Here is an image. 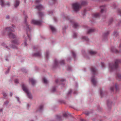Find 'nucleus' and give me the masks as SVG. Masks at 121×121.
<instances>
[{
  "label": "nucleus",
  "instance_id": "nucleus-48",
  "mask_svg": "<svg viewBox=\"0 0 121 121\" xmlns=\"http://www.w3.org/2000/svg\"><path fill=\"white\" fill-rule=\"evenodd\" d=\"M58 79H56V83H58Z\"/></svg>",
  "mask_w": 121,
  "mask_h": 121
},
{
  "label": "nucleus",
  "instance_id": "nucleus-33",
  "mask_svg": "<svg viewBox=\"0 0 121 121\" xmlns=\"http://www.w3.org/2000/svg\"><path fill=\"white\" fill-rule=\"evenodd\" d=\"M77 36V34L76 33H74L73 36L74 38H75Z\"/></svg>",
  "mask_w": 121,
  "mask_h": 121
},
{
  "label": "nucleus",
  "instance_id": "nucleus-52",
  "mask_svg": "<svg viewBox=\"0 0 121 121\" xmlns=\"http://www.w3.org/2000/svg\"><path fill=\"white\" fill-rule=\"evenodd\" d=\"M54 20L55 21H56V18H54Z\"/></svg>",
  "mask_w": 121,
  "mask_h": 121
},
{
  "label": "nucleus",
  "instance_id": "nucleus-37",
  "mask_svg": "<svg viewBox=\"0 0 121 121\" xmlns=\"http://www.w3.org/2000/svg\"><path fill=\"white\" fill-rule=\"evenodd\" d=\"M101 65L103 67H104V64L102 62L101 63Z\"/></svg>",
  "mask_w": 121,
  "mask_h": 121
},
{
  "label": "nucleus",
  "instance_id": "nucleus-38",
  "mask_svg": "<svg viewBox=\"0 0 121 121\" xmlns=\"http://www.w3.org/2000/svg\"><path fill=\"white\" fill-rule=\"evenodd\" d=\"M100 94L101 95V96L102 97V90H101L100 91Z\"/></svg>",
  "mask_w": 121,
  "mask_h": 121
},
{
  "label": "nucleus",
  "instance_id": "nucleus-23",
  "mask_svg": "<svg viewBox=\"0 0 121 121\" xmlns=\"http://www.w3.org/2000/svg\"><path fill=\"white\" fill-rule=\"evenodd\" d=\"M82 39L86 41H88L89 40V39L87 38L85 36L82 37Z\"/></svg>",
  "mask_w": 121,
  "mask_h": 121
},
{
  "label": "nucleus",
  "instance_id": "nucleus-59",
  "mask_svg": "<svg viewBox=\"0 0 121 121\" xmlns=\"http://www.w3.org/2000/svg\"><path fill=\"white\" fill-rule=\"evenodd\" d=\"M52 0L53 1H55L56 0Z\"/></svg>",
  "mask_w": 121,
  "mask_h": 121
},
{
  "label": "nucleus",
  "instance_id": "nucleus-34",
  "mask_svg": "<svg viewBox=\"0 0 121 121\" xmlns=\"http://www.w3.org/2000/svg\"><path fill=\"white\" fill-rule=\"evenodd\" d=\"M109 32H108L105 34V36H106L109 34Z\"/></svg>",
  "mask_w": 121,
  "mask_h": 121
},
{
  "label": "nucleus",
  "instance_id": "nucleus-24",
  "mask_svg": "<svg viewBox=\"0 0 121 121\" xmlns=\"http://www.w3.org/2000/svg\"><path fill=\"white\" fill-rule=\"evenodd\" d=\"M43 82L45 83L46 84L48 83V81L47 79L45 78H43Z\"/></svg>",
  "mask_w": 121,
  "mask_h": 121
},
{
  "label": "nucleus",
  "instance_id": "nucleus-58",
  "mask_svg": "<svg viewBox=\"0 0 121 121\" xmlns=\"http://www.w3.org/2000/svg\"><path fill=\"white\" fill-rule=\"evenodd\" d=\"M19 98H18L17 99V100L19 101Z\"/></svg>",
  "mask_w": 121,
  "mask_h": 121
},
{
  "label": "nucleus",
  "instance_id": "nucleus-60",
  "mask_svg": "<svg viewBox=\"0 0 121 121\" xmlns=\"http://www.w3.org/2000/svg\"><path fill=\"white\" fill-rule=\"evenodd\" d=\"M27 18V16H26V17H25V18L26 19V18Z\"/></svg>",
  "mask_w": 121,
  "mask_h": 121
},
{
  "label": "nucleus",
  "instance_id": "nucleus-39",
  "mask_svg": "<svg viewBox=\"0 0 121 121\" xmlns=\"http://www.w3.org/2000/svg\"><path fill=\"white\" fill-rule=\"evenodd\" d=\"M118 12L120 14H121V10H119L118 11Z\"/></svg>",
  "mask_w": 121,
  "mask_h": 121
},
{
  "label": "nucleus",
  "instance_id": "nucleus-62",
  "mask_svg": "<svg viewBox=\"0 0 121 121\" xmlns=\"http://www.w3.org/2000/svg\"><path fill=\"white\" fill-rule=\"evenodd\" d=\"M28 106L29 105L28 104Z\"/></svg>",
  "mask_w": 121,
  "mask_h": 121
},
{
  "label": "nucleus",
  "instance_id": "nucleus-13",
  "mask_svg": "<svg viewBox=\"0 0 121 121\" xmlns=\"http://www.w3.org/2000/svg\"><path fill=\"white\" fill-rule=\"evenodd\" d=\"M50 28L51 30L53 32H55L56 31V30L55 27L52 25H50Z\"/></svg>",
  "mask_w": 121,
  "mask_h": 121
},
{
  "label": "nucleus",
  "instance_id": "nucleus-61",
  "mask_svg": "<svg viewBox=\"0 0 121 121\" xmlns=\"http://www.w3.org/2000/svg\"><path fill=\"white\" fill-rule=\"evenodd\" d=\"M4 44V43H3V44H2V45H3V44Z\"/></svg>",
  "mask_w": 121,
  "mask_h": 121
},
{
  "label": "nucleus",
  "instance_id": "nucleus-45",
  "mask_svg": "<svg viewBox=\"0 0 121 121\" xmlns=\"http://www.w3.org/2000/svg\"><path fill=\"white\" fill-rule=\"evenodd\" d=\"M85 114L86 115H88L89 114V113L88 112H85Z\"/></svg>",
  "mask_w": 121,
  "mask_h": 121
},
{
  "label": "nucleus",
  "instance_id": "nucleus-18",
  "mask_svg": "<svg viewBox=\"0 0 121 121\" xmlns=\"http://www.w3.org/2000/svg\"><path fill=\"white\" fill-rule=\"evenodd\" d=\"M19 1L18 0H16V3L14 5L15 7L16 8L19 5Z\"/></svg>",
  "mask_w": 121,
  "mask_h": 121
},
{
  "label": "nucleus",
  "instance_id": "nucleus-2",
  "mask_svg": "<svg viewBox=\"0 0 121 121\" xmlns=\"http://www.w3.org/2000/svg\"><path fill=\"white\" fill-rule=\"evenodd\" d=\"M121 60H117L115 61L114 64L110 63L109 64V68L110 70L112 71L114 69H117L118 67V64L120 63Z\"/></svg>",
  "mask_w": 121,
  "mask_h": 121
},
{
  "label": "nucleus",
  "instance_id": "nucleus-43",
  "mask_svg": "<svg viewBox=\"0 0 121 121\" xmlns=\"http://www.w3.org/2000/svg\"><path fill=\"white\" fill-rule=\"evenodd\" d=\"M40 1V0H36V2L37 3L39 2Z\"/></svg>",
  "mask_w": 121,
  "mask_h": 121
},
{
  "label": "nucleus",
  "instance_id": "nucleus-30",
  "mask_svg": "<svg viewBox=\"0 0 121 121\" xmlns=\"http://www.w3.org/2000/svg\"><path fill=\"white\" fill-rule=\"evenodd\" d=\"M64 116L65 117H66L67 116V113H65L63 114Z\"/></svg>",
  "mask_w": 121,
  "mask_h": 121
},
{
  "label": "nucleus",
  "instance_id": "nucleus-53",
  "mask_svg": "<svg viewBox=\"0 0 121 121\" xmlns=\"http://www.w3.org/2000/svg\"><path fill=\"white\" fill-rule=\"evenodd\" d=\"M115 87H116V90H117V86L116 85H115Z\"/></svg>",
  "mask_w": 121,
  "mask_h": 121
},
{
  "label": "nucleus",
  "instance_id": "nucleus-51",
  "mask_svg": "<svg viewBox=\"0 0 121 121\" xmlns=\"http://www.w3.org/2000/svg\"><path fill=\"white\" fill-rule=\"evenodd\" d=\"M6 5H9V2H8L6 4Z\"/></svg>",
  "mask_w": 121,
  "mask_h": 121
},
{
  "label": "nucleus",
  "instance_id": "nucleus-41",
  "mask_svg": "<svg viewBox=\"0 0 121 121\" xmlns=\"http://www.w3.org/2000/svg\"><path fill=\"white\" fill-rule=\"evenodd\" d=\"M9 69H8V70L6 71V72L5 73L6 74H7V73H8L9 72Z\"/></svg>",
  "mask_w": 121,
  "mask_h": 121
},
{
  "label": "nucleus",
  "instance_id": "nucleus-5",
  "mask_svg": "<svg viewBox=\"0 0 121 121\" xmlns=\"http://www.w3.org/2000/svg\"><path fill=\"white\" fill-rule=\"evenodd\" d=\"M36 9H38L39 11V16L41 17L43 16V15L44 14L40 11L44 9V7L43 6L40 4L39 5L36 6Z\"/></svg>",
  "mask_w": 121,
  "mask_h": 121
},
{
  "label": "nucleus",
  "instance_id": "nucleus-17",
  "mask_svg": "<svg viewBox=\"0 0 121 121\" xmlns=\"http://www.w3.org/2000/svg\"><path fill=\"white\" fill-rule=\"evenodd\" d=\"M111 50L112 52H115L116 53H117L118 52V51L114 47L112 48Z\"/></svg>",
  "mask_w": 121,
  "mask_h": 121
},
{
  "label": "nucleus",
  "instance_id": "nucleus-16",
  "mask_svg": "<svg viewBox=\"0 0 121 121\" xmlns=\"http://www.w3.org/2000/svg\"><path fill=\"white\" fill-rule=\"evenodd\" d=\"M100 8H101V12L102 13L104 11V9H105V6H100Z\"/></svg>",
  "mask_w": 121,
  "mask_h": 121
},
{
  "label": "nucleus",
  "instance_id": "nucleus-3",
  "mask_svg": "<svg viewBox=\"0 0 121 121\" xmlns=\"http://www.w3.org/2000/svg\"><path fill=\"white\" fill-rule=\"evenodd\" d=\"M73 8L75 11H79L81 8V4L78 3H75L72 5Z\"/></svg>",
  "mask_w": 121,
  "mask_h": 121
},
{
  "label": "nucleus",
  "instance_id": "nucleus-10",
  "mask_svg": "<svg viewBox=\"0 0 121 121\" xmlns=\"http://www.w3.org/2000/svg\"><path fill=\"white\" fill-rule=\"evenodd\" d=\"M91 82L94 86H95L97 83V82L94 76H92L91 77Z\"/></svg>",
  "mask_w": 121,
  "mask_h": 121
},
{
  "label": "nucleus",
  "instance_id": "nucleus-9",
  "mask_svg": "<svg viewBox=\"0 0 121 121\" xmlns=\"http://www.w3.org/2000/svg\"><path fill=\"white\" fill-rule=\"evenodd\" d=\"M91 70L93 75H95L97 73V70L94 67H92L91 68Z\"/></svg>",
  "mask_w": 121,
  "mask_h": 121
},
{
  "label": "nucleus",
  "instance_id": "nucleus-1",
  "mask_svg": "<svg viewBox=\"0 0 121 121\" xmlns=\"http://www.w3.org/2000/svg\"><path fill=\"white\" fill-rule=\"evenodd\" d=\"M14 26L12 25V27H7L3 31L4 34L5 33L7 32L8 35L10 38H14L16 37V36L13 34L12 32L13 31Z\"/></svg>",
  "mask_w": 121,
  "mask_h": 121
},
{
  "label": "nucleus",
  "instance_id": "nucleus-46",
  "mask_svg": "<svg viewBox=\"0 0 121 121\" xmlns=\"http://www.w3.org/2000/svg\"><path fill=\"white\" fill-rule=\"evenodd\" d=\"M55 90V88H54L52 89V91H54Z\"/></svg>",
  "mask_w": 121,
  "mask_h": 121
},
{
  "label": "nucleus",
  "instance_id": "nucleus-29",
  "mask_svg": "<svg viewBox=\"0 0 121 121\" xmlns=\"http://www.w3.org/2000/svg\"><path fill=\"white\" fill-rule=\"evenodd\" d=\"M72 55H73V57H75V56H76V54H75V53L73 51H72Z\"/></svg>",
  "mask_w": 121,
  "mask_h": 121
},
{
  "label": "nucleus",
  "instance_id": "nucleus-50",
  "mask_svg": "<svg viewBox=\"0 0 121 121\" xmlns=\"http://www.w3.org/2000/svg\"><path fill=\"white\" fill-rule=\"evenodd\" d=\"M13 94L12 93H10V96H12V95Z\"/></svg>",
  "mask_w": 121,
  "mask_h": 121
},
{
  "label": "nucleus",
  "instance_id": "nucleus-32",
  "mask_svg": "<svg viewBox=\"0 0 121 121\" xmlns=\"http://www.w3.org/2000/svg\"><path fill=\"white\" fill-rule=\"evenodd\" d=\"M18 82V79H16L15 80V83H17Z\"/></svg>",
  "mask_w": 121,
  "mask_h": 121
},
{
  "label": "nucleus",
  "instance_id": "nucleus-7",
  "mask_svg": "<svg viewBox=\"0 0 121 121\" xmlns=\"http://www.w3.org/2000/svg\"><path fill=\"white\" fill-rule=\"evenodd\" d=\"M12 43L14 45H15L14 46L12 45V46L11 47L13 48H16V45H18L20 43L19 42L17 39L13 40L12 41Z\"/></svg>",
  "mask_w": 121,
  "mask_h": 121
},
{
  "label": "nucleus",
  "instance_id": "nucleus-56",
  "mask_svg": "<svg viewBox=\"0 0 121 121\" xmlns=\"http://www.w3.org/2000/svg\"><path fill=\"white\" fill-rule=\"evenodd\" d=\"M71 92V91H70L68 93V94H70V92Z\"/></svg>",
  "mask_w": 121,
  "mask_h": 121
},
{
  "label": "nucleus",
  "instance_id": "nucleus-6",
  "mask_svg": "<svg viewBox=\"0 0 121 121\" xmlns=\"http://www.w3.org/2000/svg\"><path fill=\"white\" fill-rule=\"evenodd\" d=\"M25 24L26 25L27 28L26 30L27 31V36L29 38V39H30V35L28 34V33L29 32H30V29L27 23L26 22V20H25Z\"/></svg>",
  "mask_w": 121,
  "mask_h": 121
},
{
  "label": "nucleus",
  "instance_id": "nucleus-19",
  "mask_svg": "<svg viewBox=\"0 0 121 121\" xmlns=\"http://www.w3.org/2000/svg\"><path fill=\"white\" fill-rule=\"evenodd\" d=\"M93 16L95 17H99V13H96L93 14Z\"/></svg>",
  "mask_w": 121,
  "mask_h": 121
},
{
  "label": "nucleus",
  "instance_id": "nucleus-4",
  "mask_svg": "<svg viewBox=\"0 0 121 121\" xmlns=\"http://www.w3.org/2000/svg\"><path fill=\"white\" fill-rule=\"evenodd\" d=\"M22 88L23 90L27 93L28 98L30 99H31L32 97V95L24 84H22Z\"/></svg>",
  "mask_w": 121,
  "mask_h": 121
},
{
  "label": "nucleus",
  "instance_id": "nucleus-44",
  "mask_svg": "<svg viewBox=\"0 0 121 121\" xmlns=\"http://www.w3.org/2000/svg\"><path fill=\"white\" fill-rule=\"evenodd\" d=\"M6 18L7 19H8L9 18V16H7L6 17Z\"/></svg>",
  "mask_w": 121,
  "mask_h": 121
},
{
  "label": "nucleus",
  "instance_id": "nucleus-12",
  "mask_svg": "<svg viewBox=\"0 0 121 121\" xmlns=\"http://www.w3.org/2000/svg\"><path fill=\"white\" fill-rule=\"evenodd\" d=\"M70 21L73 24V27L74 28H76L78 26V24L77 23L75 22L73 20H70Z\"/></svg>",
  "mask_w": 121,
  "mask_h": 121
},
{
  "label": "nucleus",
  "instance_id": "nucleus-55",
  "mask_svg": "<svg viewBox=\"0 0 121 121\" xmlns=\"http://www.w3.org/2000/svg\"><path fill=\"white\" fill-rule=\"evenodd\" d=\"M66 18V19H69V17H67Z\"/></svg>",
  "mask_w": 121,
  "mask_h": 121
},
{
  "label": "nucleus",
  "instance_id": "nucleus-8",
  "mask_svg": "<svg viewBox=\"0 0 121 121\" xmlns=\"http://www.w3.org/2000/svg\"><path fill=\"white\" fill-rule=\"evenodd\" d=\"M31 23L34 24L40 25L41 24L42 21H37L34 20H33L31 21Z\"/></svg>",
  "mask_w": 121,
  "mask_h": 121
},
{
  "label": "nucleus",
  "instance_id": "nucleus-42",
  "mask_svg": "<svg viewBox=\"0 0 121 121\" xmlns=\"http://www.w3.org/2000/svg\"><path fill=\"white\" fill-rule=\"evenodd\" d=\"M3 95L4 97H5L6 95V94L5 93H3Z\"/></svg>",
  "mask_w": 121,
  "mask_h": 121
},
{
  "label": "nucleus",
  "instance_id": "nucleus-20",
  "mask_svg": "<svg viewBox=\"0 0 121 121\" xmlns=\"http://www.w3.org/2000/svg\"><path fill=\"white\" fill-rule=\"evenodd\" d=\"M89 53L93 55L96 54V52L92 50H91L90 51Z\"/></svg>",
  "mask_w": 121,
  "mask_h": 121
},
{
  "label": "nucleus",
  "instance_id": "nucleus-54",
  "mask_svg": "<svg viewBox=\"0 0 121 121\" xmlns=\"http://www.w3.org/2000/svg\"><path fill=\"white\" fill-rule=\"evenodd\" d=\"M107 104L108 105H109V102H108V101L107 102Z\"/></svg>",
  "mask_w": 121,
  "mask_h": 121
},
{
  "label": "nucleus",
  "instance_id": "nucleus-26",
  "mask_svg": "<svg viewBox=\"0 0 121 121\" xmlns=\"http://www.w3.org/2000/svg\"><path fill=\"white\" fill-rule=\"evenodd\" d=\"M118 33L117 32H115L113 33V34L115 37H117L118 35Z\"/></svg>",
  "mask_w": 121,
  "mask_h": 121
},
{
  "label": "nucleus",
  "instance_id": "nucleus-31",
  "mask_svg": "<svg viewBox=\"0 0 121 121\" xmlns=\"http://www.w3.org/2000/svg\"><path fill=\"white\" fill-rule=\"evenodd\" d=\"M65 81V80L64 79H62L60 81V82L62 83L63 82Z\"/></svg>",
  "mask_w": 121,
  "mask_h": 121
},
{
  "label": "nucleus",
  "instance_id": "nucleus-27",
  "mask_svg": "<svg viewBox=\"0 0 121 121\" xmlns=\"http://www.w3.org/2000/svg\"><path fill=\"white\" fill-rule=\"evenodd\" d=\"M43 105H41L39 108V110L40 111L42 110L43 108Z\"/></svg>",
  "mask_w": 121,
  "mask_h": 121
},
{
  "label": "nucleus",
  "instance_id": "nucleus-28",
  "mask_svg": "<svg viewBox=\"0 0 121 121\" xmlns=\"http://www.w3.org/2000/svg\"><path fill=\"white\" fill-rule=\"evenodd\" d=\"M86 1H82V5H85L86 4Z\"/></svg>",
  "mask_w": 121,
  "mask_h": 121
},
{
  "label": "nucleus",
  "instance_id": "nucleus-40",
  "mask_svg": "<svg viewBox=\"0 0 121 121\" xmlns=\"http://www.w3.org/2000/svg\"><path fill=\"white\" fill-rule=\"evenodd\" d=\"M48 53L47 52L46 53V57L47 58H48Z\"/></svg>",
  "mask_w": 121,
  "mask_h": 121
},
{
  "label": "nucleus",
  "instance_id": "nucleus-25",
  "mask_svg": "<svg viewBox=\"0 0 121 121\" xmlns=\"http://www.w3.org/2000/svg\"><path fill=\"white\" fill-rule=\"evenodd\" d=\"M0 2L1 6L2 7L4 5V3L3 0H0Z\"/></svg>",
  "mask_w": 121,
  "mask_h": 121
},
{
  "label": "nucleus",
  "instance_id": "nucleus-47",
  "mask_svg": "<svg viewBox=\"0 0 121 121\" xmlns=\"http://www.w3.org/2000/svg\"><path fill=\"white\" fill-rule=\"evenodd\" d=\"M80 121H86L85 120L83 119H81L80 120Z\"/></svg>",
  "mask_w": 121,
  "mask_h": 121
},
{
  "label": "nucleus",
  "instance_id": "nucleus-15",
  "mask_svg": "<svg viewBox=\"0 0 121 121\" xmlns=\"http://www.w3.org/2000/svg\"><path fill=\"white\" fill-rule=\"evenodd\" d=\"M33 56H35L40 57L41 56V54L39 52H38L34 54Z\"/></svg>",
  "mask_w": 121,
  "mask_h": 121
},
{
  "label": "nucleus",
  "instance_id": "nucleus-36",
  "mask_svg": "<svg viewBox=\"0 0 121 121\" xmlns=\"http://www.w3.org/2000/svg\"><path fill=\"white\" fill-rule=\"evenodd\" d=\"M114 88L113 87H111L110 88V90L112 91H113V90Z\"/></svg>",
  "mask_w": 121,
  "mask_h": 121
},
{
  "label": "nucleus",
  "instance_id": "nucleus-49",
  "mask_svg": "<svg viewBox=\"0 0 121 121\" xmlns=\"http://www.w3.org/2000/svg\"><path fill=\"white\" fill-rule=\"evenodd\" d=\"M24 45L25 46H26L27 45V44H26V42H24Z\"/></svg>",
  "mask_w": 121,
  "mask_h": 121
},
{
  "label": "nucleus",
  "instance_id": "nucleus-21",
  "mask_svg": "<svg viewBox=\"0 0 121 121\" xmlns=\"http://www.w3.org/2000/svg\"><path fill=\"white\" fill-rule=\"evenodd\" d=\"M56 119L58 120H61V117L60 115H57L56 116Z\"/></svg>",
  "mask_w": 121,
  "mask_h": 121
},
{
  "label": "nucleus",
  "instance_id": "nucleus-11",
  "mask_svg": "<svg viewBox=\"0 0 121 121\" xmlns=\"http://www.w3.org/2000/svg\"><path fill=\"white\" fill-rule=\"evenodd\" d=\"M60 63L61 65L64 64V61L63 60H61L60 62H58L56 60H55V64L56 66L58 65V63Z\"/></svg>",
  "mask_w": 121,
  "mask_h": 121
},
{
  "label": "nucleus",
  "instance_id": "nucleus-35",
  "mask_svg": "<svg viewBox=\"0 0 121 121\" xmlns=\"http://www.w3.org/2000/svg\"><path fill=\"white\" fill-rule=\"evenodd\" d=\"M117 76L119 78H121V75L120 74H118Z\"/></svg>",
  "mask_w": 121,
  "mask_h": 121
},
{
  "label": "nucleus",
  "instance_id": "nucleus-14",
  "mask_svg": "<svg viewBox=\"0 0 121 121\" xmlns=\"http://www.w3.org/2000/svg\"><path fill=\"white\" fill-rule=\"evenodd\" d=\"M31 83L33 85H34L36 82L32 78H30L29 79Z\"/></svg>",
  "mask_w": 121,
  "mask_h": 121
},
{
  "label": "nucleus",
  "instance_id": "nucleus-22",
  "mask_svg": "<svg viewBox=\"0 0 121 121\" xmlns=\"http://www.w3.org/2000/svg\"><path fill=\"white\" fill-rule=\"evenodd\" d=\"M95 29H90L87 32V33L89 34L95 31Z\"/></svg>",
  "mask_w": 121,
  "mask_h": 121
},
{
  "label": "nucleus",
  "instance_id": "nucleus-57",
  "mask_svg": "<svg viewBox=\"0 0 121 121\" xmlns=\"http://www.w3.org/2000/svg\"><path fill=\"white\" fill-rule=\"evenodd\" d=\"M121 47V44L120 45V47Z\"/></svg>",
  "mask_w": 121,
  "mask_h": 121
}]
</instances>
